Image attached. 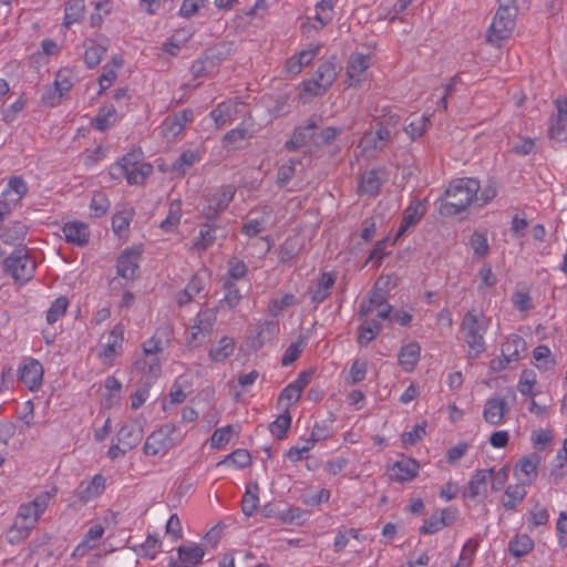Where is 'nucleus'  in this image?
I'll list each match as a JSON object with an SVG mask.
<instances>
[{"label":"nucleus","mask_w":567,"mask_h":567,"mask_svg":"<svg viewBox=\"0 0 567 567\" xmlns=\"http://www.w3.org/2000/svg\"><path fill=\"white\" fill-rule=\"evenodd\" d=\"M480 182L474 178H458L453 181L445 189V196L449 198L442 202L439 213L442 216H455L465 210L474 198L477 199Z\"/></svg>","instance_id":"obj_1"},{"label":"nucleus","mask_w":567,"mask_h":567,"mask_svg":"<svg viewBox=\"0 0 567 567\" xmlns=\"http://www.w3.org/2000/svg\"><path fill=\"white\" fill-rule=\"evenodd\" d=\"M518 7L516 0H498V9L489 27L487 41L507 39L516 24Z\"/></svg>","instance_id":"obj_2"},{"label":"nucleus","mask_w":567,"mask_h":567,"mask_svg":"<svg viewBox=\"0 0 567 567\" xmlns=\"http://www.w3.org/2000/svg\"><path fill=\"white\" fill-rule=\"evenodd\" d=\"M50 498L49 493H44L38 495L32 502L21 505L18 513V519L21 520L20 525L18 522L14 523L11 533L14 530L18 532L17 540L25 538L29 535V532L35 526L41 514L48 506ZM14 537L10 538V542H14Z\"/></svg>","instance_id":"obj_3"},{"label":"nucleus","mask_w":567,"mask_h":567,"mask_svg":"<svg viewBox=\"0 0 567 567\" xmlns=\"http://www.w3.org/2000/svg\"><path fill=\"white\" fill-rule=\"evenodd\" d=\"M463 339L468 346V359L478 358L486 349L484 341L485 328L480 323L473 310L467 311L461 323Z\"/></svg>","instance_id":"obj_4"},{"label":"nucleus","mask_w":567,"mask_h":567,"mask_svg":"<svg viewBox=\"0 0 567 567\" xmlns=\"http://www.w3.org/2000/svg\"><path fill=\"white\" fill-rule=\"evenodd\" d=\"M4 272L21 284L29 281L35 271L37 264L25 247L13 250L3 262Z\"/></svg>","instance_id":"obj_5"},{"label":"nucleus","mask_w":567,"mask_h":567,"mask_svg":"<svg viewBox=\"0 0 567 567\" xmlns=\"http://www.w3.org/2000/svg\"><path fill=\"white\" fill-rule=\"evenodd\" d=\"M176 427L173 424H165L159 430L154 431L143 446L146 455H165L176 444L174 434Z\"/></svg>","instance_id":"obj_6"},{"label":"nucleus","mask_w":567,"mask_h":567,"mask_svg":"<svg viewBox=\"0 0 567 567\" xmlns=\"http://www.w3.org/2000/svg\"><path fill=\"white\" fill-rule=\"evenodd\" d=\"M28 186L22 177L14 176L9 183L8 187L2 192V199L0 200V220L8 216L13 207L27 194Z\"/></svg>","instance_id":"obj_7"},{"label":"nucleus","mask_w":567,"mask_h":567,"mask_svg":"<svg viewBox=\"0 0 567 567\" xmlns=\"http://www.w3.org/2000/svg\"><path fill=\"white\" fill-rule=\"evenodd\" d=\"M235 189L233 186L227 185L217 189L213 194L206 196V205L203 206V215L205 218L212 220L217 217L220 212H224L234 198Z\"/></svg>","instance_id":"obj_8"},{"label":"nucleus","mask_w":567,"mask_h":567,"mask_svg":"<svg viewBox=\"0 0 567 567\" xmlns=\"http://www.w3.org/2000/svg\"><path fill=\"white\" fill-rule=\"evenodd\" d=\"M323 124V117L320 114H311L303 125L297 127L285 147L288 151H296L305 146L313 137L315 131Z\"/></svg>","instance_id":"obj_9"},{"label":"nucleus","mask_w":567,"mask_h":567,"mask_svg":"<svg viewBox=\"0 0 567 567\" xmlns=\"http://www.w3.org/2000/svg\"><path fill=\"white\" fill-rule=\"evenodd\" d=\"M143 436V425L138 420H131L124 423L116 434L117 442L128 450L136 447Z\"/></svg>","instance_id":"obj_10"},{"label":"nucleus","mask_w":567,"mask_h":567,"mask_svg":"<svg viewBox=\"0 0 567 567\" xmlns=\"http://www.w3.org/2000/svg\"><path fill=\"white\" fill-rule=\"evenodd\" d=\"M540 463V456L537 453H530L519 458L515 465V475L519 478L522 485H530L537 477V468Z\"/></svg>","instance_id":"obj_11"},{"label":"nucleus","mask_w":567,"mask_h":567,"mask_svg":"<svg viewBox=\"0 0 567 567\" xmlns=\"http://www.w3.org/2000/svg\"><path fill=\"white\" fill-rule=\"evenodd\" d=\"M43 368L38 360H30L19 369L20 380L28 386L29 390L34 391L42 382Z\"/></svg>","instance_id":"obj_12"},{"label":"nucleus","mask_w":567,"mask_h":567,"mask_svg":"<svg viewBox=\"0 0 567 567\" xmlns=\"http://www.w3.org/2000/svg\"><path fill=\"white\" fill-rule=\"evenodd\" d=\"M65 241L83 247L89 243L90 230L86 224L82 221L66 223L62 228Z\"/></svg>","instance_id":"obj_13"},{"label":"nucleus","mask_w":567,"mask_h":567,"mask_svg":"<svg viewBox=\"0 0 567 567\" xmlns=\"http://www.w3.org/2000/svg\"><path fill=\"white\" fill-rule=\"evenodd\" d=\"M140 252L126 249L117 258V275L124 279H134L138 269Z\"/></svg>","instance_id":"obj_14"},{"label":"nucleus","mask_w":567,"mask_h":567,"mask_svg":"<svg viewBox=\"0 0 567 567\" xmlns=\"http://www.w3.org/2000/svg\"><path fill=\"white\" fill-rule=\"evenodd\" d=\"M177 554L179 563L172 560L169 563L171 567H194L200 563L204 557V550L196 544L190 546H179L177 548Z\"/></svg>","instance_id":"obj_15"},{"label":"nucleus","mask_w":567,"mask_h":567,"mask_svg":"<svg viewBox=\"0 0 567 567\" xmlns=\"http://www.w3.org/2000/svg\"><path fill=\"white\" fill-rule=\"evenodd\" d=\"M507 411L508 406L504 398H491L485 404L483 417L487 423L498 425Z\"/></svg>","instance_id":"obj_16"},{"label":"nucleus","mask_w":567,"mask_h":567,"mask_svg":"<svg viewBox=\"0 0 567 567\" xmlns=\"http://www.w3.org/2000/svg\"><path fill=\"white\" fill-rule=\"evenodd\" d=\"M105 488V478L95 475L90 482H82L76 488V496L82 503H87L97 497Z\"/></svg>","instance_id":"obj_17"},{"label":"nucleus","mask_w":567,"mask_h":567,"mask_svg":"<svg viewBox=\"0 0 567 567\" xmlns=\"http://www.w3.org/2000/svg\"><path fill=\"white\" fill-rule=\"evenodd\" d=\"M386 181L384 169H371L361 176L359 190L369 195H374L379 192L381 185Z\"/></svg>","instance_id":"obj_18"},{"label":"nucleus","mask_w":567,"mask_h":567,"mask_svg":"<svg viewBox=\"0 0 567 567\" xmlns=\"http://www.w3.org/2000/svg\"><path fill=\"white\" fill-rule=\"evenodd\" d=\"M424 213V204L420 200H413L403 213V218L398 230L396 238L401 237L411 226L419 223Z\"/></svg>","instance_id":"obj_19"},{"label":"nucleus","mask_w":567,"mask_h":567,"mask_svg":"<svg viewBox=\"0 0 567 567\" xmlns=\"http://www.w3.org/2000/svg\"><path fill=\"white\" fill-rule=\"evenodd\" d=\"M391 477L398 482H409L417 475L419 463L414 458L396 461L392 466Z\"/></svg>","instance_id":"obj_20"},{"label":"nucleus","mask_w":567,"mask_h":567,"mask_svg":"<svg viewBox=\"0 0 567 567\" xmlns=\"http://www.w3.org/2000/svg\"><path fill=\"white\" fill-rule=\"evenodd\" d=\"M234 50V43L229 41H223L214 47L207 49L204 53L206 61H208L209 68L214 69L221 62L227 60Z\"/></svg>","instance_id":"obj_21"},{"label":"nucleus","mask_w":567,"mask_h":567,"mask_svg":"<svg viewBox=\"0 0 567 567\" xmlns=\"http://www.w3.org/2000/svg\"><path fill=\"white\" fill-rule=\"evenodd\" d=\"M217 234L224 237V230L215 224L200 225L198 237L193 243V247L198 250H206L217 239Z\"/></svg>","instance_id":"obj_22"},{"label":"nucleus","mask_w":567,"mask_h":567,"mask_svg":"<svg viewBox=\"0 0 567 567\" xmlns=\"http://www.w3.org/2000/svg\"><path fill=\"white\" fill-rule=\"evenodd\" d=\"M334 282L336 276L333 274L323 272L318 284L315 287L309 288L311 301L316 305L324 301L329 297L330 289L333 287Z\"/></svg>","instance_id":"obj_23"},{"label":"nucleus","mask_w":567,"mask_h":567,"mask_svg":"<svg viewBox=\"0 0 567 567\" xmlns=\"http://www.w3.org/2000/svg\"><path fill=\"white\" fill-rule=\"evenodd\" d=\"M369 68V56L363 54H354L351 56L347 68V76L350 80L349 85L352 86L361 81V76Z\"/></svg>","instance_id":"obj_24"},{"label":"nucleus","mask_w":567,"mask_h":567,"mask_svg":"<svg viewBox=\"0 0 567 567\" xmlns=\"http://www.w3.org/2000/svg\"><path fill=\"white\" fill-rule=\"evenodd\" d=\"M237 114V103L227 101L219 103L212 112L210 117L214 120L218 127L224 126L226 123L235 120Z\"/></svg>","instance_id":"obj_25"},{"label":"nucleus","mask_w":567,"mask_h":567,"mask_svg":"<svg viewBox=\"0 0 567 567\" xmlns=\"http://www.w3.org/2000/svg\"><path fill=\"white\" fill-rule=\"evenodd\" d=\"M493 473V470L476 471V473L471 477L470 482L467 483V487L464 491V496L474 498L477 495H480L482 493V489H485L487 478L492 476Z\"/></svg>","instance_id":"obj_26"},{"label":"nucleus","mask_w":567,"mask_h":567,"mask_svg":"<svg viewBox=\"0 0 567 567\" xmlns=\"http://www.w3.org/2000/svg\"><path fill=\"white\" fill-rule=\"evenodd\" d=\"M526 350L525 340L518 334H512L502 347V354L507 362L518 361L519 352Z\"/></svg>","instance_id":"obj_27"},{"label":"nucleus","mask_w":567,"mask_h":567,"mask_svg":"<svg viewBox=\"0 0 567 567\" xmlns=\"http://www.w3.org/2000/svg\"><path fill=\"white\" fill-rule=\"evenodd\" d=\"M124 175L130 185H141L153 173V166L143 163L140 166L131 167L118 172Z\"/></svg>","instance_id":"obj_28"},{"label":"nucleus","mask_w":567,"mask_h":567,"mask_svg":"<svg viewBox=\"0 0 567 567\" xmlns=\"http://www.w3.org/2000/svg\"><path fill=\"white\" fill-rule=\"evenodd\" d=\"M192 120H193V111L192 110H183L182 112L176 114L174 117H168L165 120L164 130L168 134L176 136L183 131L185 124L187 122H190Z\"/></svg>","instance_id":"obj_29"},{"label":"nucleus","mask_w":567,"mask_h":567,"mask_svg":"<svg viewBox=\"0 0 567 567\" xmlns=\"http://www.w3.org/2000/svg\"><path fill=\"white\" fill-rule=\"evenodd\" d=\"M123 336H124L123 326L116 324L110 332L106 346L104 348V351L101 353V355H103L105 358H113L117 353L118 349H121V347H122Z\"/></svg>","instance_id":"obj_30"},{"label":"nucleus","mask_w":567,"mask_h":567,"mask_svg":"<svg viewBox=\"0 0 567 567\" xmlns=\"http://www.w3.org/2000/svg\"><path fill=\"white\" fill-rule=\"evenodd\" d=\"M420 358V347L417 343H409L401 348L399 353L400 364L404 368V370H412L417 363Z\"/></svg>","instance_id":"obj_31"},{"label":"nucleus","mask_w":567,"mask_h":567,"mask_svg":"<svg viewBox=\"0 0 567 567\" xmlns=\"http://www.w3.org/2000/svg\"><path fill=\"white\" fill-rule=\"evenodd\" d=\"M115 115L116 111L113 105H105L102 109H100L97 115L92 121V127L104 132L107 130L112 123L115 122Z\"/></svg>","instance_id":"obj_32"},{"label":"nucleus","mask_w":567,"mask_h":567,"mask_svg":"<svg viewBox=\"0 0 567 567\" xmlns=\"http://www.w3.org/2000/svg\"><path fill=\"white\" fill-rule=\"evenodd\" d=\"M223 288L225 290V295L224 298L219 301L220 307L233 309L239 303L241 299L239 288L230 279L223 280Z\"/></svg>","instance_id":"obj_33"},{"label":"nucleus","mask_w":567,"mask_h":567,"mask_svg":"<svg viewBox=\"0 0 567 567\" xmlns=\"http://www.w3.org/2000/svg\"><path fill=\"white\" fill-rule=\"evenodd\" d=\"M533 547H534V542L526 534L517 535L508 544V550L515 557H522V556L528 554L533 549Z\"/></svg>","instance_id":"obj_34"},{"label":"nucleus","mask_w":567,"mask_h":567,"mask_svg":"<svg viewBox=\"0 0 567 567\" xmlns=\"http://www.w3.org/2000/svg\"><path fill=\"white\" fill-rule=\"evenodd\" d=\"M235 343L234 340L229 337H223L219 340V344L209 350V358L214 362H223L226 360L234 351Z\"/></svg>","instance_id":"obj_35"},{"label":"nucleus","mask_w":567,"mask_h":567,"mask_svg":"<svg viewBox=\"0 0 567 567\" xmlns=\"http://www.w3.org/2000/svg\"><path fill=\"white\" fill-rule=\"evenodd\" d=\"M313 76L317 79V81L321 82V87L328 89L337 76L334 63L331 61L322 62L318 66Z\"/></svg>","instance_id":"obj_36"},{"label":"nucleus","mask_w":567,"mask_h":567,"mask_svg":"<svg viewBox=\"0 0 567 567\" xmlns=\"http://www.w3.org/2000/svg\"><path fill=\"white\" fill-rule=\"evenodd\" d=\"M216 321V313L207 309L197 315L193 330H199L205 336H209Z\"/></svg>","instance_id":"obj_37"},{"label":"nucleus","mask_w":567,"mask_h":567,"mask_svg":"<svg viewBox=\"0 0 567 567\" xmlns=\"http://www.w3.org/2000/svg\"><path fill=\"white\" fill-rule=\"evenodd\" d=\"M525 485H508L505 489L506 501L503 502L505 509H514L517 503L522 502L526 496Z\"/></svg>","instance_id":"obj_38"},{"label":"nucleus","mask_w":567,"mask_h":567,"mask_svg":"<svg viewBox=\"0 0 567 567\" xmlns=\"http://www.w3.org/2000/svg\"><path fill=\"white\" fill-rule=\"evenodd\" d=\"M258 485L248 486L241 501V511L246 516H251L258 507Z\"/></svg>","instance_id":"obj_39"},{"label":"nucleus","mask_w":567,"mask_h":567,"mask_svg":"<svg viewBox=\"0 0 567 567\" xmlns=\"http://www.w3.org/2000/svg\"><path fill=\"white\" fill-rule=\"evenodd\" d=\"M182 216L181 200H174L169 205L167 217L161 223V228L172 231L179 223Z\"/></svg>","instance_id":"obj_40"},{"label":"nucleus","mask_w":567,"mask_h":567,"mask_svg":"<svg viewBox=\"0 0 567 567\" xmlns=\"http://www.w3.org/2000/svg\"><path fill=\"white\" fill-rule=\"evenodd\" d=\"M470 245L475 256L485 257L489 252L486 231L475 230L470 238Z\"/></svg>","instance_id":"obj_41"},{"label":"nucleus","mask_w":567,"mask_h":567,"mask_svg":"<svg viewBox=\"0 0 567 567\" xmlns=\"http://www.w3.org/2000/svg\"><path fill=\"white\" fill-rule=\"evenodd\" d=\"M84 13V0H70L65 6L64 24L71 25L78 22Z\"/></svg>","instance_id":"obj_42"},{"label":"nucleus","mask_w":567,"mask_h":567,"mask_svg":"<svg viewBox=\"0 0 567 567\" xmlns=\"http://www.w3.org/2000/svg\"><path fill=\"white\" fill-rule=\"evenodd\" d=\"M299 251L300 247L296 238H288L279 247V260L284 264H288L298 256Z\"/></svg>","instance_id":"obj_43"},{"label":"nucleus","mask_w":567,"mask_h":567,"mask_svg":"<svg viewBox=\"0 0 567 567\" xmlns=\"http://www.w3.org/2000/svg\"><path fill=\"white\" fill-rule=\"evenodd\" d=\"M251 462V456L247 450L238 449L229 454L226 458L217 463V466L234 464L239 468L248 466Z\"/></svg>","instance_id":"obj_44"},{"label":"nucleus","mask_w":567,"mask_h":567,"mask_svg":"<svg viewBox=\"0 0 567 567\" xmlns=\"http://www.w3.org/2000/svg\"><path fill=\"white\" fill-rule=\"evenodd\" d=\"M105 52H106L105 47L91 41L90 44L86 47V50L84 53L85 64L90 69L96 66L101 62L102 56L104 55Z\"/></svg>","instance_id":"obj_45"},{"label":"nucleus","mask_w":567,"mask_h":567,"mask_svg":"<svg viewBox=\"0 0 567 567\" xmlns=\"http://www.w3.org/2000/svg\"><path fill=\"white\" fill-rule=\"evenodd\" d=\"M198 159H199V156L196 152H194L192 150H186L173 163L172 168L174 172H177V173L184 175L186 172V168H189L190 166H193Z\"/></svg>","instance_id":"obj_46"},{"label":"nucleus","mask_w":567,"mask_h":567,"mask_svg":"<svg viewBox=\"0 0 567 567\" xmlns=\"http://www.w3.org/2000/svg\"><path fill=\"white\" fill-rule=\"evenodd\" d=\"M134 368L140 371H145L147 369V375L145 380V384L150 383V379H156L161 373V364L157 358L153 357L150 361L147 360H137L134 362Z\"/></svg>","instance_id":"obj_47"},{"label":"nucleus","mask_w":567,"mask_h":567,"mask_svg":"<svg viewBox=\"0 0 567 567\" xmlns=\"http://www.w3.org/2000/svg\"><path fill=\"white\" fill-rule=\"evenodd\" d=\"M548 135L556 142L567 141V116H557L554 118Z\"/></svg>","instance_id":"obj_48"},{"label":"nucleus","mask_w":567,"mask_h":567,"mask_svg":"<svg viewBox=\"0 0 567 567\" xmlns=\"http://www.w3.org/2000/svg\"><path fill=\"white\" fill-rule=\"evenodd\" d=\"M291 425V416L288 413V410L285 409V413L279 415L271 424L270 432L277 436V439L282 440L289 427Z\"/></svg>","instance_id":"obj_49"},{"label":"nucleus","mask_w":567,"mask_h":567,"mask_svg":"<svg viewBox=\"0 0 567 567\" xmlns=\"http://www.w3.org/2000/svg\"><path fill=\"white\" fill-rule=\"evenodd\" d=\"M299 163V159L290 158L278 168L276 182L280 187H284L291 181L295 175L296 165Z\"/></svg>","instance_id":"obj_50"},{"label":"nucleus","mask_w":567,"mask_h":567,"mask_svg":"<svg viewBox=\"0 0 567 567\" xmlns=\"http://www.w3.org/2000/svg\"><path fill=\"white\" fill-rule=\"evenodd\" d=\"M68 306L69 300L65 297H59L55 299L47 312L48 323L53 324L56 322L59 318L65 313Z\"/></svg>","instance_id":"obj_51"},{"label":"nucleus","mask_w":567,"mask_h":567,"mask_svg":"<svg viewBox=\"0 0 567 567\" xmlns=\"http://www.w3.org/2000/svg\"><path fill=\"white\" fill-rule=\"evenodd\" d=\"M110 207V200L102 192H95L92 196L90 208L94 217H101L106 214Z\"/></svg>","instance_id":"obj_52"},{"label":"nucleus","mask_w":567,"mask_h":567,"mask_svg":"<svg viewBox=\"0 0 567 567\" xmlns=\"http://www.w3.org/2000/svg\"><path fill=\"white\" fill-rule=\"evenodd\" d=\"M28 227L21 221H13L2 234L6 243L21 240L27 235Z\"/></svg>","instance_id":"obj_53"},{"label":"nucleus","mask_w":567,"mask_h":567,"mask_svg":"<svg viewBox=\"0 0 567 567\" xmlns=\"http://www.w3.org/2000/svg\"><path fill=\"white\" fill-rule=\"evenodd\" d=\"M392 137V131L388 124L379 122L377 124L375 137L371 138L374 148L382 150Z\"/></svg>","instance_id":"obj_54"},{"label":"nucleus","mask_w":567,"mask_h":567,"mask_svg":"<svg viewBox=\"0 0 567 567\" xmlns=\"http://www.w3.org/2000/svg\"><path fill=\"white\" fill-rule=\"evenodd\" d=\"M536 383V375L533 370H524L520 374L517 390L522 395H530L533 393V386Z\"/></svg>","instance_id":"obj_55"},{"label":"nucleus","mask_w":567,"mask_h":567,"mask_svg":"<svg viewBox=\"0 0 567 567\" xmlns=\"http://www.w3.org/2000/svg\"><path fill=\"white\" fill-rule=\"evenodd\" d=\"M143 159V153L141 150H134L127 154H125L113 167L116 171H123L131 167H135Z\"/></svg>","instance_id":"obj_56"},{"label":"nucleus","mask_w":567,"mask_h":567,"mask_svg":"<svg viewBox=\"0 0 567 567\" xmlns=\"http://www.w3.org/2000/svg\"><path fill=\"white\" fill-rule=\"evenodd\" d=\"M333 0H321L316 7L315 19L320 22L321 27L326 25L331 19Z\"/></svg>","instance_id":"obj_57"},{"label":"nucleus","mask_w":567,"mask_h":567,"mask_svg":"<svg viewBox=\"0 0 567 567\" xmlns=\"http://www.w3.org/2000/svg\"><path fill=\"white\" fill-rule=\"evenodd\" d=\"M231 433H233L231 425H226L224 427L217 429L210 437V445L216 449L223 447L225 444H227L230 441Z\"/></svg>","instance_id":"obj_58"},{"label":"nucleus","mask_w":567,"mask_h":567,"mask_svg":"<svg viewBox=\"0 0 567 567\" xmlns=\"http://www.w3.org/2000/svg\"><path fill=\"white\" fill-rule=\"evenodd\" d=\"M277 330L278 326L274 321H265L261 323L257 330L256 336L258 347H261L265 342L271 340Z\"/></svg>","instance_id":"obj_59"},{"label":"nucleus","mask_w":567,"mask_h":567,"mask_svg":"<svg viewBox=\"0 0 567 567\" xmlns=\"http://www.w3.org/2000/svg\"><path fill=\"white\" fill-rule=\"evenodd\" d=\"M295 296L291 293H286L279 299L270 300L268 305V311L271 316H278L286 307H289L295 303Z\"/></svg>","instance_id":"obj_60"},{"label":"nucleus","mask_w":567,"mask_h":567,"mask_svg":"<svg viewBox=\"0 0 567 567\" xmlns=\"http://www.w3.org/2000/svg\"><path fill=\"white\" fill-rule=\"evenodd\" d=\"M426 434L425 423L416 424L412 431L404 432L401 435L402 444L406 446H412L416 443V441L422 440Z\"/></svg>","instance_id":"obj_61"},{"label":"nucleus","mask_w":567,"mask_h":567,"mask_svg":"<svg viewBox=\"0 0 567 567\" xmlns=\"http://www.w3.org/2000/svg\"><path fill=\"white\" fill-rule=\"evenodd\" d=\"M301 396V391L291 382L289 383L279 394L278 404H281L284 401H288L286 405V410H288L292 404H295Z\"/></svg>","instance_id":"obj_62"},{"label":"nucleus","mask_w":567,"mask_h":567,"mask_svg":"<svg viewBox=\"0 0 567 567\" xmlns=\"http://www.w3.org/2000/svg\"><path fill=\"white\" fill-rule=\"evenodd\" d=\"M430 121L425 116H421L415 121H412L405 128V133L412 138L415 140L425 132Z\"/></svg>","instance_id":"obj_63"},{"label":"nucleus","mask_w":567,"mask_h":567,"mask_svg":"<svg viewBox=\"0 0 567 567\" xmlns=\"http://www.w3.org/2000/svg\"><path fill=\"white\" fill-rule=\"evenodd\" d=\"M533 357L538 362L537 367L543 368L544 370L549 369L554 364V361L549 360L550 350L546 346L536 347L534 349Z\"/></svg>","instance_id":"obj_64"}]
</instances>
